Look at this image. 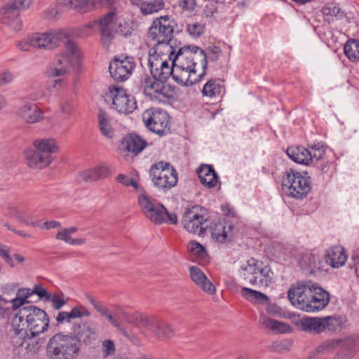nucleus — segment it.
I'll list each match as a JSON object with an SVG mask.
<instances>
[{
	"label": "nucleus",
	"instance_id": "obj_1",
	"mask_svg": "<svg viewBox=\"0 0 359 359\" xmlns=\"http://www.w3.org/2000/svg\"><path fill=\"white\" fill-rule=\"evenodd\" d=\"M95 332L87 323L72 325V332L53 334L46 344L48 359H76L82 348V341L89 344Z\"/></svg>",
	"mask_w": 359,
	"mask_h": 359
},
{
	"label": "nucleus",
	"instance_id": "obj_2",
	"mask_svg": "<svg viewBox=\"0 0 359 359\" xmlns=\"http://www.w3.org/2000/svg\"><path fill=\"white\" fill-rule=\"evenodd\" d=\"M49 323L48 315L44 310L27 305L18 310L12 318L11 326L21 338L31 339L46 332Z\"/></svg>",
	"mask_w": 359,
	"mask_h": 359
},
{
	"label": "nucleus",
	"instance_id": "obj_3",
	"mask_svg": "<svg viewBox=\"0 0 359 359\" xmlns=\"http://www.w3.org/2000/svg\"><path fill=\"white\" fill-rule=\"evenodd\" d=\"M35 149H27L24 154L27 165L32 169L46 168L53 161L51 154L59 151L55 140L37 139L33 142Z\"/></svg>",
	"mask_w": 359,
	"mask_h": 359
},
{
	"label": "nucleus",
	"instance_id": "obj_4",
	"mask_svg": "<svg viewBox=\"0 0 359 359\" xmlns=\"http://www.w3.org/2000/svg\"><path fill=\"white\" fill-rule=\"evenodd\" d=\"M126 320L140 329L153 334L158 339H168L174 335L171 326L155 316L145 313L124 314Z\"/></svg>",
	"mask_w": 359,
	"mask_h": 359
},
{
	"label": "nucleus",
	"instance_id": "obj_5",
	"mask_svg": "<svg viewBox=\"0 0 359 359\" xmlns=\"http://www.w3.org/2000/svg\"><path fill=\"white\" fill-rule=\"evenodd\" d=\"M306 172L302 173L290 168L286 170L282 179L283 189L289 197L303 199L311 189L310 177Z\"/></svg>",
	"mask_w": 359,
	"mask_h": 359
},
{
	"label": "nucleus",
	"instance_id": "obj_6",
	"mask_svg": "<svg viewBox=\"0 0 359 359\" xmlns=\"http://www.w3.org/2000/svg\"><path fill=\"white\" fill-rule=\"evenodd\" d=\"M149 177L154 185L168 191L177 185L178 174L170 163L163 161L154 163L149 170Z\"/></svg>",
	"mask_w": 359,
	"mask_h": 359
},
{
	"label": "nucleus",
	"instance_id": "obj_7",
	"mask_svg": "<svg viewBox=\"0 0 359 359\" xmlns=\"http://www.w3.org/2000/svg\"><path fill=\"white\" fill-rule=\"evenodd\" d=\"M142 119L146 127L151 132L162 136L170 130V117L166 111L159 108H150L144 111Z\"/></svg>",
	"mask_w": 359,
	"mask_h": 359
},
{
	"label": "nucleus",
	"instance_id": "obj_8",
	"mask_svg": "<svg viewBox=\"0 0 359 359\" xmlns=\"http://www.w3.org/2000/svg\"><path fill=\"white\" fill-rule=\"evenodd\" d=\"M341 320L339 316H325L322 318H302L298 325L304 332L320 334L326 330L335 332L340 328Z\"/></svg>",
	"mask_w": 359,
	"mask_h": 359
},
{
	"label": "nucleus",
	"instance_id": "obj_9",
	"mask_svg": "<svg viewBox=\"0 0 359 359\" xmlns=\"http://www.w3.org/2000/svg\"><path fill=\"white\" fill-rule=\"evenodd\" d=\"M30 0H13L0 9V22L14 32L20 31L22 22L19 17L20 9L28 8Z\"/></svg>",
	"mask_w": 359,
	"mask_h": 359
},
{
	"label": "nucleus",
	"instance_id": "obj_10",
	"mask_svg": "<svg viewBox=\"0 0 359 359\" xmlns=\"http://www.w3.org/2000/svg\"><path fill=\"white\" fill-rule=\"evenodd\" d=\"M200 56L202 72L198 74H196L197 69H187L174 65V72L172 78L177 84L182 86H189L200 82L203 79L206 74L208 67L207 55L205 50H200Z\"/></svg>",
	"mask_w": 359,
	"mask_h": 359
},
{
	"label": "nucleus",
	"instance_id": "obj_11",
	"mask_svg": "<svg viewBox=\"0 0 359 359\" xmlns=\"http://www.w3.org/2000/svg\"><path fill=\"white\" fill-rule=\"evenodd\" d=\"M174 33V20L168 15L155 19L148 31V38L154 42L171 41Z\"/></svg>",
	"mask_w": 359,
	"mask_h": 359
},
{
	"label": "nucleus",
	"instance_id": "obj_12",
	"mask_svg": "<svg viewBox=\"0 0 359 359\" xmlns=\"http://www.w3.org/2000/svg\"><path fill=\"white\" fill-rule=\"evenodd\" d=\"M165 80L158 77H146L142 83L144 93L152 100L164 102L172 97V91Z\"/></svg>",
	"mask_w": 359,
	"mask_h": 359
},
{
	"label": "nucleus",
	"instance_id": "obj_13",
	"mask_svg": "<svg viewBox=\"0 0 359 359\" xmlns=\"http://www.w3.org/2000/svg\"><path fill=\"white\" fill-rule=\"evenodd\" d=\"M108 96L112 99L113 108L119 113L130 114L137 108L134 96L128 94L123 88L110 86Z\"/></svg>",
	"mask_w": 359,
	"mask_h": 359
},
{
	"label": "nucleus",
	"instance_id": "obj_14",
	"mask_svg": "<svg viewBox=\"0 0 359 359\" xmlns=\"http://www.w3.org/2000/svg\"><path fill=\"white\" fill-rule=\"evenodd\" d=\"M315 283L311 280L298 281L290 286L287 297L291 304L300 310L304 311L309 294H311Z\"/></svg>",
	"mask_w": 359,
	"mask_h": 359
},
{
	"label": "nucleus",
	"instance_id": "obj_15",
	"mask_svg": "<svg viewBox=\"0 0 359 359\" xmlns=\"http://www.w3.org/2000/svg\"><path fill=\"white\" fill-rule=\"evenodd\" d=\"M135 67V62L133 57L121 55L110 62L109 72L115 81H125L131 76Z\"/></svg>",
	"mask_w": 359,
	"mask_h": 359
},
{
	"label": "nucleus",
	"instance_id": "obj_16",
	"mask_svg": "<svg viewBox=\"0 0 359 359\" xmlns=\"http://www.w3.org/2000/svg\"><path fill=\"white\" fill-rule=\"evenodd\" d=\"M198 206L186 208L182 215V224L187 231L202 235L208 227V219L198 214Z\"/></svg>",
	"mask_w": 359,
	"mask_h": 359
},
{
	"label": "nucleus",
	"instance_id": "obj_17",
	"mask_svg": "<svg viewBox=\"0 0 359 359\" xmlns=\"http://www.w3.org/2000/svg\"><path fill=\"white\" fill-rule=\"evenodd\" d=\"M100 41L105 47H109L118 32V24L116 11H111L98 20Z\"/></svg>",
	"mask_w": 359,
	"mask_h": 359
},
{
	"label": "nucleus",
	"instance_id": "obj_18",
	"mask_svg": "<svg viewBox=\"0 0 359 359\" xmlns=\"http://www.w3.org/2000/svg\"><path fill=\"white\" fill-rule=\"evenodd\" d=\"M66 39V33L54 30L44 33H34L31 35L33 47L52 50L57 48Z\"/></svg>",
	"mask_w": 359,
	"mask_h": 359
},
{
	"label": "nucleus",
	"instance_id": "obj_19",
	"mask_svg": "<svg viewBox=\"0 0 359 359\" xmlns=\"http://www.w3.org/2000/svg\"><path fill=\"white\" fill-rule=\"evenodd\" d=\"M201 49L196 46H184L178 48L173 57L172 64L175 66L183 67L184 69H196L197 63L195 62L196 57H200Z\"/></svg>",
	"mask_w": 359,
	"mask_h": 359
},
{
	"label": "nucleus",
	"instance_id": "obj_20",
	"mask_svg": "<svg viewBox=\"0 0 359 359\" xmlns=\"http://www.w3.org/2000/svg\"><path fill=\"white\" fill-rule=\"evenodd\" d=\"M330 302V294L323 287L315 283L311 294L305 305L306 312H316L323 309Z\"/></svg>",
	"mask_w": 359,
	"mask_h": 359
},
{
	"label": "nucleus",
	"instance_id": "obj_21",
	"mask_svg": "<svg viewBox=\"0 0 359 359\" xmlns=\"http://www.w3.org/2000/svg\"><path fill=\"white\" fill-rule=\"evenodd\" d=\"M18 116L27 123L40 122L44 118L43 111L35 104L27 102L22 105L17 111Z\"/></svg>",
	"mask_w": 359,
	"mask_h": 359
},
{
	"label": "nucleus",
	"instance_id": "obj_22",
	"mask_svg": "<svg viewBox=\"0 0 359 359\" xmlns=\"http://www.w3.org/2000/svg\"><path fill=\"white\" fill-rule=\"evenodd\" d=\"M90 315V312L85 307L83 306H77L72 308L69 312L60 311L55 317L57 322L56 325L58 327L67 323H71L72 320L74 319L88 317Z\"/></svg>",
	"mask_w": 359,
	"mask_h": 359
},
{
	"label": "nucleus",
	"instance_id": "obj_23",
	"mask_svg": "<svg viewBox=\"0 0 359 359\" xmlns=\"http://www.w3.org/2000/svg\"><path fill=\"white\" fill-rule=\"evenodd\" d=\"M347 255L341 246H333L327 249L325 254L326 263L332 268H339L346 263Z\"/></svg>",
	"mask_w": 359,
	"mask_h": 359
},
{
	"label": "nucleus",
	"instance_id": "obj_24",
	"mask_svg": "<svg viewBox=\"0 0 359 359\" xmlns=\"http://www.w3.org/2000/svg\"><path fill=\"white\" fill-rule=\"evenodd\" d=\"M77 65L67 55L60 53L57 55L53 62V67L50 69L48 74L52 77L62 76L68 72L69 68Z\"/></svg>",
	"mask_w": 359,
	"mask_h": 359
},
{
	"label": "nucleus",
	"instance_id": "obj_25",
	"mask_svg": "<svg viewBox=\"0 0 359 359\" xmlns=\"http://www.w3.org/2000/svg\"><path fill=\"white\" fill-rule=\"evenodd\" d=\"M196 172L201 183L208 189L215 187L218 183V175L210 165L202 164Z\"/></svg>",
	"mask_w": 359,
	"mask_h": 359
},
{
	"label": "nucleus",
	"instance_id": "obj_26",
	"mask_svg": "<svg viewBox=\"0 0 359 359\" xmlns=\"http://www.w3.org/2000/svg\"><path fill=\"white\" fill-rule=\"evenodd\" d=\"M122 144L127 151L137 155L147 147V142L140 135L130 133L123 138Z\"/></svg>",
	"mask_w": 359,
	"mask_h": 359
},
{
	"label": "nucleus",
	"instance_id": "obj_27",
	"mask_svg": "<svg viewBox=\"0 0 359 359\" xmlns=\"http://www.w3.org/2000/svg\"><path fill=\"white\" fill-rule=\"evenodd\" d=\"M190 276L191 280L204 292L208 294H213L215 291V287L207 278L203 272L197 266H191L189 268Z\"/></svg>",
	"mask_w": 359,
	"mask_h": 359
},
{
	"label": "nucleus",
	"instance_id": "obj_28",
	"mask_svg": "<svg viewBox=\"0 0 359 359\" xmlns=\"http://www.w3.org/2000/svg\"><path fill=\"white\" fill-rule=\"evenodd\" d=\"M299 264L303 270L311 274L321 271L320 257L311 252H306L302 256Z\"/></svg>",
	"mask_w": 359,
	"mask_h": 359
},
{
	"label": "nucleus",
	"instance_id": "obj_29",
	"mask_svg": "<svg viewBox=\"0 0 359 359\" xmlns=\"http://www.w3.org/2000/svg\"><path fill=\"white\" fill-rule=\"evenodd\" d=\"M116 0H65L71 6H81V12H88L102 6L114 4Z\"/></svg>",
	"mask_w": 359,
	"mask_h": 359
},
{
	"label": "nucleus",
	"instance_id": "obj_30",
	"mask_svg": "<svg viewBox=\"0 0 359 359\" xmlns=\"http://www.w3.org/2000/svg\"><path fill=\"white\" fill-rule=\"evenodd\" d=\"M286 153L290 158L297 163L306 165L311 164L310 160L309 159L311 155L309 147H290L287 149Z\"/></svg>",
	"mask_w": 359,
	"mask_h": 359
},
{
	"label": "nucleus",
	"instance_id": "obj_31",
	"mask_svg": "<svg viewBox=\"0 0 359 359\" xmlns=\"http://www.w3.org/2000/svg\"><path fill=\"white\" fill-rule=\"evenodd\" d=\"M259 322L262 327L270 330L276 333H285L291 330L290 325L273 320L264 314L261 315Z\"/></svg>",
	"mask_w": 359,
	"mask_h": 359
},
{
	"label": "nucleus",
	"instance_id": "obj_32",
	"mask_svg": "<svg viewBox=\"0 0 359 359\" xmlns=\"http://www.w3.org/2000/svg\"><path fill=\"white\" fill-rule=\"evenodd\" d=\"M255 278L253 285L266 287L273 283V273L269 266L259 263Z\"/></svg>",
	"mask_w": 359,
	"mask_h": 359
},
{
	"label": "nucleus",
	"instance_id": "obj_33",
	"mask_svg": "<svg viewBox=\"0 0 359 359\" xmlns=\"http://www.w3.org/2000/svg\"><path fill=\"white\" fill-rule=\"evenodd\" d=\"M224 92L223 81L215 79L209 80L202 90L203 95L210 98L220 97Z\"/></svg>",
	"mask_w": 359,
	"mask_h": 359
},
{
	"label": "nucleus",
	"instance_id": "obj_34",
	"mask_svg": "<svg viewBox=\"0 0 359 359\" xmlns=\"http://www.w3.org/2000/svg\"><path fill=\"white\" fill-rule=\"evenodd\" d=\"M98 128L103 136L111 139L114 132L111 124V118L106 111L100 109L97 113Z\"/></svg>",
	"mask_w": 359,
	"mask_h": 359
},
{
	"label": "nucleus",
	"instance_id": "obj_35",
	"mask_svg": "<svg viewBox=\"0 0 359 359\" xmlns=\"http://www.w3.org/2000/svg\"><path fill=\"white\" fill-rule=\"evenodd\" d=\"M109 175V168L104 165H101L81 172L80 177L85 182H93L107 177Z\"/></svg>",
	"mask_w": 359,
	"mask_h": 359
},
{
	"label": "nucleus",
	"instance_id": "obj_36",
	"mask_svg": "<svg viewBox=\"0 0 359 359\" xmlns=\"http://www.w3.org/2000/svg\"><path fill=\"white\" fill-rule=\"evenodd\" d=\"M259 262L254 258L248 260L245 264H243L241 269V276L249 284L253 285L255 278L258 268Z\"/></svg>",
	"mask_w": 359,
	"mask_h": 359
},
{
	"label": "nucleus",
	"instance_id": "obj_37",
	"mask_svg": "<svg viewBox=\"0 0 359 359\" xmlns=\"http://www.w3.org/2000/svg\"><path fill=\"white\" fill-rule=\"evenodd\" d=\"M152 50L154 54L162 57L163 58H168L169 60L172 61L173 57L176 54V48L173 47L171 41L165 42H155Z\"/></svg>",
	"mask_w": 359,
	"mask_h": 359
},
{
	"label": "nucleus",
	"instance_id": "obj_38",
	"mask_svg": "<svg viewBox=\"0 0 359 359\" xmlns=\"http://www.w3.org/2000/svg\"><path fill=\"white\" fill-rule=\"evenodd\" d=\"M241 294L248 301L255 304H268L270 302V299L265 294L248 287H243Z\"/></svg>",
	"mask_w": 359,
	"mask_h": 359
},
{
	"label": "nucleus",
	"instance_id": "obj_39",
	"mask_svg": "<svg viewBox=\"0 0 359 359\" xmlns=\"http://www.w3.org/2000/svg\"><path fill=\"white\" fill-rule=\"evenodd\" d=\"M71 8L79 9L81 11V6H71L66 4L65 0H60L59 3L50 6V8L45 11V18L53 20L57 19L62 12Z\"/></svg>",
	"mask_w": 359,
	"mask_h": 359
},
{
	"label": "nucleus",
	"instance_id": "obj_40",
	"mask_svg": "<svg viewBox=\"0 0 359 359\" xmlns=\"http://www.w3.org/2000/svg\"><path fill=\"white\" fill-rule=\"evenodd\" d=\"M61 43H63L65 46V52L62 53L76 64H79L82 56V53L78 45L74 41L69 39L67 34L66 39L63 41H61Z\"/></svg>",
	"mask_w": 359,
	"mask_h": 359
},
{
	"label": "nucleus",
	"instance_id": "obj_41",
	"mask_svg": "<svg viewBox=\"0 0 359 359\" xmlns=\"http://www.w3.org/2000/svg\"><path fill=\"white\" fill-rule=\"evenodd\" d=\"M165 214H166L165 208L160 203H155L151 210L147 212L144 216L153 223L161 224L164 223Z\"/></svg>",
	"mask_w": 359,
	"mask_h": 359
},
{
	"label": "nucleus",
	"instance_id": "obj_42",
	"mask_svg": "<svg viewBox=\"0 0 359 359\" xmlns=\"http://www.w3.org/2000/svg\"><path fill=\"white\" fill-rule=\"evenodd\" d=\"M208 228H209L212 239L221 243L226 241V232L223 222L220 221L211 222Z\"/></svg>",
	"mask_w": 359,
	"mask_h": 359
},
{
	"label": "nucleus",
	"instance_id": "obj_43",
	"mask_svg": "<svg viewBox=\"0 0 359 359\" xmlns=\"http://www.w3.org/2000/svg\"><path fill=\"white\" fill-rule=\"evenodd\" d=\"M309 151L311 154L309 159L311 164H313L314 166H318L320 161H323L325 158V148L320 143L309 146Z\"/></svg>",
	"mask_w": 359,
	"mask_h": 359
},
{
	"label": "nucleus",
	"instance_id": "obj_44",
	"mask_svg": "<svg viewBox=\"0 0 359 359\" xmlns=\"http://www.w3.org/2000/svg\"><path fill=\"white\" fill-rule=\"evenodd\" d=\"M345 55L351 62L359 60V41L357 39H349L344 46Z\"/></svg>",
	"mask_w": 359,
	"mask_h": 359
},
{
	"label": "nucleus",
	"instance_id": "obj_45",
	"mask_svg": "<svg viewBox=\"0 0 359 359\" xmlns=\"http://www.w3.org/2000/svg\"><path fill=\"white\" fill-rule=\"evenodd\" d=\"M32 296L31 289L20 288L18 290L16 297L11 300L12 307L14 310L20 309L26 304L30 302L27 300Z\"/></svg>",
	"mask_w": 359,
	"mask_h": 359
},
{
	"label": "nucleus",
	"instance_id": "obj_46",
	"mask_svg": "<svg viewBox=\"0 0 359 359\" xmlns=\"http://www.w3.org/2000/svg\"><path fill=\"white\" fill-rule=\"evenodd\" d=\"M164 6L163 0L143 1L140 5V11L143 15H149L162 10Z\"/></svg>",
	"mask_w": 359,
	"mask_h": 359
},
{
	"label": "nucleus",
	"instance_id": "obj_47",
	"mask_svg": "<svg viewBox=\"0 0 359 359\" xmlns=\"http://www.w3.org/2000/svg\"><path fill=\"white\" fill-rule=\"evenodd\" d=\"M163 62H165V58H163L154 53L149 54L148 65L151 76L158 77L160 71L159 69Z\"/></svg>",
	"mask_w": 359,
	"mask_h": 359
},
{
	"label": "nucleus",
	"instance_id": "obj_48",
	"mask_svg": "<svg viewBox=\"0 0 359 359\" xmlns=\"http://www.w3.org/2000/svg\"><path fill=\"white\" fill-rule=\"evenodd\" d=\"M205 24L198 22L188 23L186 26V31L194 38H198L205 32Z\"/></svg>",
	"mask_w": 359,
	"mask_h": 359
},
{
	"label": "nucleus",
	"instance_id": "obj_49",
	"mask_svg": "<svg viewBox=\"0 0 359 359\" xmlns=\"http://www.w3.org/2000/svg\"><path fill=\"white\" fill-rule=\"evenodd\" d=\"M70 233L67 231V229H62L61 231H58L55 236V238L57 240H61L65 241L67 243L71 245H82L85 243V238H72L70 236Z\"/></svg>",
	"mask_w": 359,
	"mask_h": 359
},
{
	"label": "nucleus",
	"instance_id": "obj_50",
	"mask_svg": "<svg viewBox=\"0 0 359 359\" xmlns=\"http://www.w3.org/2000/svg\"><path fill=\"white\" fill-rule=\"evenodd\" d=\"M159 70L158 77L166 81L170 76H172L174 72V65L172 64V61L169 60L168 58H165V62L161 65V67Z\"/></svg>",
	"mask_w": 359,
	"mask_h": 359
},
{
	"label": "nucleus",
	"instance_id": "obj_51",
	"mask_svg": "<svg viewBox=\"0 0 359 359\" xmlns=\"http://www.w3.org/2000/svg\"><path fill=\"white\" fill-rule=\"evenodd\" d=\"M323 15L334 16L342 18L345 16L344 12L334 4H329L322 8Z\"/></svg>",
	"mask_w": 359,
	"mask_h": 359
},
{
	"label": "nucleus",
	"instance_id": "obj_52",
	"mask_svg": "<svg viewBox=\"0 0 359 359\" xmlns=\"http://www.w3.org/2000/svg\"><path fill=\"white\" fill-rule=\"evenodd\" d=\"M338 347V342L334 340H327L321 343L315 349V352L318 354H326Z\"/></svg>",
	"mask_w": 359,
	"mask_h": 359
},
{
	"label": "nucleus",
	"instance_id": "obj_53",
	"mask_svg": "<svg viewBox=\"0 0 359 359\" xmlns=\"http://www.w3.org/2000/svg\"><path fill=\"white\" fill-rule=\"evenodd\" d=\"M137 203L144 215L149 212L155 203L151 200L147 196L141 194L137 198Z\"/></svg>",
	"mask_w": 359,
	"mask_h": 359
},
{
	"label": "nucleus",
	"instance_id": "obj_54",
	"mask_svg": "<svg viewBox=\"0 0 359 359\" xmlns=\"http://www.w3.org/2000/svg\"><path fill=\"white\" fill-rule=\"evenodd\" d=\"M115 351V344L112 340L105 339L102 342V353L104 358L114 355Z\"/></svg>",
	"mask_w": 359,
	"mask_h": 359
},
{
	"label": "nucleus",
	"instance_id": "obj_55",
	"mask_svg": "<svg viewBox=\"0 0 359 359\" xmlns=\"http://www.w3.org/2000/svg\"><path fill=\"white\" fill-rule=\"evenodd\" d=\"M49 301L51 302L53 308L56 311H59L67 303V300L65 299L63 294L57 293L53 294L50 293Z\"/></svg>",
	"mask_w": 359,
	"mask_h": 359
},
{
	"label": "nucleus",
	"instance_id": "obj_56",
	"mask_svg": "<svg viewBox=\"0 0 359 359\" xmlns=\"http://www.w3.org/2000/svg\"><path fill=\"white\" fill-rule=\"evenodd\" d=\"M338 346L344 352L352 353L355 346V341L352 337L345 338L341 340H337Z\"/></svg>",
	"mask_w": 359,
	"mask_h": 359
},
{
	"label": "nucleus",
	"instance_id": "obj_57",
	"mask_svg": "<svg viewBox=\"0 0 359 359\" xmlns=\"http://www.w3.org/2000/svg\"><path fill=\"white\" fill-rule=\"evenodd\" d=\"M31 294H36L39 299H44L45 301H49L50 297V293L48 292L47 290L40 285H35L32 290H31Z\"/></svg>",
	"mask_w": 359,
	"mask_h": 359
},
{
	"label": "nucleus",
	"instance_id": "obj_58",
	"mask_svg": "<svg viewBox=\"0 0 359 359\" xmlns=\"http://www.w3.org/2000/svg\"><path fill=\"white\" fill-rule=\"evenodd\" d=\"M179 6L184 11L193 12L197 6L196 0H178Z\"/></svg>",
	"mask_w": 359,
	"mask_h": 359
},
{
	"label": "nucleus",
	"instance_id": "obj_59",
	"mask_svg": "<svg viewBox=\"0 0 359 359\" xmlns=\"http://www.w3.org/2000/svg\"><path fill=\"white\" fill-rule=\"evenodd\" d=\"M188 248L191 252L197 256H203L205 253V248L196 241H191Z\"/></svg>",
	"mask_w": 359,
	"mask_h": 359
},
{
	"label": "nucleus",
	"instance_id": "obj_60",
	"mask_svg": "<svg viewBox=\"0 0 359 359\" xmlns=\"http://www.w3.org/2000/svg\"><path fill=\"white\" fill-rule=\"evenodd\" d=\"M14 79V74L8 70L0 72V87L10 84Z\"/></svg>",
	"mask_w": 359,
	"mask_h": 359
},
{
	"label": "nucleus",
	"instance_id": "obj_61",
	"mask_svg": "<svg viewBox=\"0 0 359 359\" xmlns=\"http://www.w3.org/2000/svg\"><path fill=\"white\" fill-rule=\"evenodd\" d=\"M0 256L4 259V260L11 266L13 267V262L12 258L9 255L8 248L0 243Z\"/></svg>",
	"mask_w": 359,
	"mask_h": 359
},
{
	"label": "nucleus",
	"instance_id": "obj_62",
	"mask_svg": "<svg viewBox=\"0 0 359 359\" xmlns=\"http://www.w3.org/2000/svg\"><path fill=\"white\" fill-rule=\"evenodd\" d=\"M225 225V231L226 232V241L231 240L236 232V226L230 222H223Z\"/></svg>",
	"mask_w": 359,
	"mask_h": 359
},
{
	"label": "nucleus",
	"instance_id": "obj_63",
	"mask_svg": "<svg viewBox=\"0 0 359 359\" xmlns=\"http://www.w3.org/2000/svg\"><path fill=\"white\" fill-rule=\"evenodd\" d=\"M209 51V58L212 61H217L219 60V55L222 53V50L218 46L210 47L208 48Z\"/></svg>",
	"mask_w": 359,
	"mask_h": 359
},
{
	"label": "nucleus",
	"instance_id": "obj_64",
	"mask_svg": "<svg viewBox=\"0 0 359 359\" xmlns=\"http://www.w3.org/2000/svg\"><path fill=\"white\" fill-rule=\"evenodd\" d=\"M350 267L355 270L357 276H359V252H355L351 257Z\"/></svg>",
	"mask_w": 359,
	"mask_h": 359
}]
</instances>
